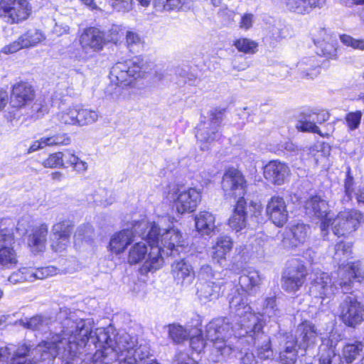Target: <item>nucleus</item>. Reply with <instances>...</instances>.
<instances>
[{"label": "nucleus", "instance_id": "f257e3e1", "mask_svg": "<svg viewBox=\"0 0 364 364\" xmlns=\"http://www.w3.org/2000/svg\"><path fill=\"white\" fill-rule=\"evenodd\" d=\"M62 330L52 335L39 350H45L43 358L58 357L63 364H72L80 353L81 348L86 346L87 342L98 348L95 353L105 351L109 346L113 347L116 334L112 326L97 328L92 331V321L76 318L70 315L61 321Z\"/></svg>", "mask_w": 364, "mask_h": 364}, {"label": "nucleus", "instance_id": "f03ea898", "mask_svg": "<svg viewBox=\"0 0 364 364\" xmlns=\"http://www.w3.org/2000/svg\"><path fill=\"white\" fill-rule=\"evenodd\" d=\"M229 303L231 311L235 314V323L233 325L228 318H218L205 326V336L213 343L212 359L215 362L225 360L234 352L235 347L230 339L240 328L245 330L254 326L259 329L257 323L261 320L251 311L245 292L236 290L230 298Z\"/></svg>", "mask_w": 364, "mask_h": 364}, {"label": "nucleus", "instance_id": "7ed1b4c3", "mask_svg": "<svg viewBox=\"0 0 364 364\" xmlns=\"http://www.w3.org/2000/svg\"><path fill=\"white\" fill-rule=\"evenodd\" d=\"M134 228L148 230L147 233H140L143 236L146 235V240L151 246L149 257L141 269L142 272H154L160 269L164 262L163 255H178L180 252L179 248L183 245L181 234L176 229L162 230L157 224L147 220L136 223Z\"/></svg>", "mask_w": 364, "mask_h": 364}, {"label": "nucleus", "instance_id": "20e7f679", "mask_svg": "<svg viewBox=\"0 0 364 364\" xmlns=\"http://www.w3.org/2000/svg\"><path fill=\"white\" fill-rule=\"evenodd\" d=\"M309 293L314 297L331 298L337 291L338 285L345 293L350 290L354 280L360 282L364 279V269L360 262L341 264L332 277L328 273L318 271L311 276Z\"/></svg>", "mask_w": 364, "mask_h": 364}, {"label": "nucleus", "instance_id": "39448f33", "mask_svg": "<svg viewBox=\"0 0 364 364\" xmlns=\"http://www.w3.org/2000/svg\"><path fill=\"white\" fill-rule=\"evenodd\" d=\"M149 354V348L146 344L139 343L135 335L122 331L114 336L113 347L95 353L93 359L96 364H109L117 360L119 364H139L148 358Z\"/></svg>", "mask_w": 364, "mask_h": 364}, {"label": "nucleus", "instance_id": "423d86ee", "mask_svg": "<svg viewBox=\"0 0 364 364\" xmlns=\"http://www.w3.org/2000/svg\"><path fill=\"white\" fill-rule=\"evenodd\" d=\"M224 110L213 109L209 113V118L198 125L196 137L203 151L208 150L210 146L220 139L221 134L219 130Z\"/></svg>", "mask_w": 364, "mask_h": 364}, {"label": "nucleus", "instance_id": "0eeeda50", "mask_svg": "<svg viewBox=\"0 0 364 364\" xmlns=\"http://www.w3.org/2000/svg\"><path fill=\"white\" fill-rule=\"evenodd\" d=\"M49 340V338L33 347V346L23 343L19 345L18 348L14 350L12 345L9 346L0 348V360H4L8 359L9 357L13 354L11 359L10 364H38L37 361L33 360L28 359L27 357H33V359L36 360H48L50 358H55V357H48L43 358V353L45 350H39L38 348L40 346H43Z\"/></svg>", "mask_w": 364, "mask_h": 364}, {"label": "nucleus", "instance_id": "6e6552de", "mask_svg": "<svg viewBox=\"0 0 364 364\" xmlns=\"http://www.w3.org/2000/svg\"><path fill=\"white\" fill-rule=\"evenodd\" d=\"M363 220L362 213L357 210L340 212L336 218L331 217L330 226L334 235L347 237L356 231Z\"/></svg>", "mask_w": 364, "mask_h": 364}, {"label": "nucleus", "instance_id": "1a4fd4ad", "mask_svg": "<svg viewBox=\"0 0 364 364\" xmlns=\"http://www.w3.org/2000/svg\"><path fill=\"white\" fill-rule=\"evenodd\" d=\"M257 324L259 326V329H257L254 326L245 330L240 328L235 336L240 338L246 336H250L254 341L257 357L261 360L269 359L273 356L270 338L262 331V321H259Z\"/></svg>", "mask_w": 364, "mask_h": 364}, {"label": "nucleus", "instance_id": "9d476101", "mask_svg": "<svg viewBox=\"0 0 364 364\" xmlns=\"http://www.w3.org/2000/svg\"><path fill=\"white\" fill-rule=\"evenodd\" d=\"M31 8L27 0H1L0 17L10 23H18L28 17Z\"/></svg>", "mask_w": 364, "mask_h": 364}, {"label": "nucleus", "instance_id": "9b49d317", "mask_svg": "<svg viewBox=\"0 0 364 364\" xmlns=\"http://www.w3.org/2000/svg\"><path fill=\"white\" fill-rule=\"evenodd\" d=\"M339 311L341 319L348 326L354 328L364 321V306L353 295L343 298Z\"/></svg>", "mask_w": 364, "mask_h": 364}, {"label": "nucleus", "instance_id": "f8f14e48", "mask_svg": "<svg viewBox=\"0 0 364 364\" xmlns=\"http://www.w3.org/2000/svg\"><path fill=\"white\" fill-rule=\"evenodd\" d=\"M307 271L304 264L297 260H291L282 276L283 289L289 293L294 294L304 284Z\"/></svg>", "mask_w": 364, "mask_h": 364}, {"label": "nucleus", "instance_id": "ddd939ff", "mask_svg": "<svg viewBox=\"0 0 364 364\" xmlns=\"http://www.w3.org/2000/svg\"><path fill=\"white\" fill-rule=\"evenodd\" d=\"M222 188L226 196L244 199L246 181L242 173L236 168L228 169L223 177Z\"/></svg>", "mask_w": 364, "mask_h": 364}, {"label": "nucleus", "instance_id": "4468645a", "mask_svg": "<svg viewBox=\"0 0 364 364\" xmlns=\"http://www.w3.org/2000/svg\"><path fill=\"white\" fill-rule=\"evenodd\" d=\"M306 213L321 220V230L326 235L331 221V210L328 202L319 196H314L306 200L304 205Z\"/></svg>", "mask_w": 364, "mask_h": 364}, {"label": "nucleus", "instance_id": "2eb2a0df", "mask_svg": "<svg viewBox=\"0 0 364 364\" xmlns=\"http://www.w3.org/2000/svg\"><path fill=\"white\" fill-rule=\"evenodd\" d=\"M201 200V192L194 188L178 191L173 193V208L179 214L195 211Z\"/></svg>", "mask_w": 364, "mask_h": 364}, {"label": "nucleus", "instance_id": "dca6fc26", "mask_svg": "<svg viewBox=\"0 0 364 364\" xmlns=\"http://www.w3.org/2000/svg\"><path fill=\"white\" fill-rule=\"evenodd\" d=\"M74 225L72 221L65 220L53 225L50 236V247L57 252L64 251L70 243Z\"/></svg>", "mask_w": 364, "mask_h": 364}, {"label": "nucleus", "instance_id": "f3484780", "mask_svg": "<svg viewBox=\"0 0 364 364\" xmlns=\"http://www.w3.org/2000/svg\"><path fill=\"white\" fill-rule=\"evenodd\" d=\"M144 220L136 221L132 224L131 228H127L114 233L112 236L109 242V247L111 250L115 254H120L123 252L127 246L134 242L136 235H139L143 240H146V235L143 236L140 233L142 232L147 233L148 230L138 228L136 230L134 228V226L136 223H141Z\"/></svg>", "mask_w": 364, "mask_h": 364}, {"label": "nucleus", "instance_id": "a211bd4d", "mask_svg": "<svg viewBox=\"0 0 364 364\" xmlns=\"http://www.w3.org/2000/svg\"><path fill=\"white\" fill-rule=\"evenodd\" d=\"M15 239L12 228L0 230V266L10 268L17 263L16 253L14 250Z\"/></svg>", "mask_w": 364, "mask_h": 364}, {"label": "nucleus", "instance_id": "6ab92c4d", "mask_svg": "<svg viewBox=\"0 0 364 364\" xmlns=\"http://www.w3.org/2000/svg\"><path fill=\"white\" fill-rule=\"evenodd\" d=\"M329 119V114L326 110L307 109L301 113L296 125L301 132L317 133L321 135L317 124H322Z\"/></svg>", "mask_w": 364, "mask_h": 364}, {"label": "nucleus", "instance_id": "aec40b11", "mask_svg": "<svg viewBox=\"0 0 364 364\" xmlns=\"http://www.w3.org/2000/svg\"><path fill=\"white\" fill-rule=\"evenodd\" d=\"M79 41L85 52H99L105 45V33L97 28L90 27L82 31Z\"/></svg>", "mask_w": 364, "mask_h": 364}, {"label": "nucleus", "instance_id": "412c9836", "mask_svg": "<svg viewBox=\"0 0 364 364\" xmlns=\"http://www.w3.org/2000/svg\"><path fill=\"white\" fill-rule=\"evenodd\" d=\"M269 220L277 226H283L288 220L289 212L285 200L279 196H272L266 207Z\"/></svg>", "mask_w": 364, "mask_h": 364}, {"label": "nucleus", "instance_id": "4be33fe9", "mask_svg": "<svg viewBox=\"0 0 364 364\" xmlns=\"http://www.w3.org/2000/svg\"><path fill=\"white\" fill-rule=\"evenodd\" d=\"M35 98V90L28 82H20L13 86L10 104L13 107L21 108L28 105Z\"/></svg>", "mask_w": 364, "mask_h": 364}, {"label": "nucleus", "instance_id": "5701e85b", "mask_svg": "<svg viewBox=\"0 0 364 364\" xmlns=\"http://www.w3.org/2000/svg\"><path fill=\"white\" fill-rule=\"evenodd\" d=\"M287 165L279 161H271L264 167V176L276 185L283 184L289 174Z\"/></svg>", "mask_w": 364, "mask_h": 364}, {"label": "nucleus", "instance_id": "b1692460", "mask_svg": "<svg viewBox=\"0 0 364 364\" xmlns=\"http://www.w3.org/2000/svg\"><path fill=\"white\" fill-rule=\"evenodd\" d=\"M233 240L228 235H221L216 238L210 250V257L213 263L223 266L226 262L227 255L232 250Z\"/></svg>", "mask_w": 364, "mask_h": 364}, {"label": "nucleus", "instance_id": "393cba45", "mask_svg": "<svg viewBox=\"0 0 364 364\" xmlns=\"http://www.w3.org/2000/svg\"><path fill=\"white\" fill-rule=\"evenodd\" d=\"M221 282L201 281L197 286L198 297L203 303L217 300L223 292Z\"/></svg>", "mask_w": 364, "mask_h": 364}, {"label": "nucleus", "instance_id": "a878e982", "mask_svg": "<svg viewBox=\"0 0 364 364\" xmlns=\"http://www.w3.org/2000/svg\"><path fill=\"white\" fill-rule=\"evenodd\" d=\"M48 225L42 223L32 229L28 235L27 244L34 253L43 252L46 249Z\"/></svg>", "mask_w": 364, "mask_h": 364}, {"label": "nucleus", "instance_id": "bb28decb", "mask_svg": "<svg viewBox=\"0 0 364 364\" xmlns=\"http://www.w3.org/2000/svg\"><path fill=\"white\" fill-rule=\"evenodd\" d=\"M318 337L315 326L309 322H304L299 325L296 330V337L294 338L296 345L301 348L307 350L311 345L314 344Z\"/></svg>", "mask_w": 364, "mask_h": 364}, {"label": "nucleus", "instance_id": "cd10ccee", "mask_svg": "<svg viewBox=\"0 0 364 364\" xmlns=\"http://www.w3.org/2000/svg\"><path fill=\"white\" fill-rule=\"evenodd\" d=\"M310 228L304 223H297L291 227L284 239L286 246L296 247L305 243L309 235Z\"/></svg>", "mask_w": 364, "mask_h": 364}, {"label": "nucleus", "instance_id": "c85d7f7f", "mask_svg": "<svg viewBox=\"0 0 364 364\" xmlns=\"http://www.w3.org/2000/svg\"><path fill=\"white\" fill-rule=\"evenodd\" d=\"M326 0H282L286 9L298 14H306L313 9L321 8Z\"/></svg>", "mask_w": 364, "mask_h": 364}, {"label": "nucleus", "instance_id": "c756f323", "mask_svg": "<svg viewBox=\"0 0 364 364\" xmlns=\"http://www.w3.org/2000/svg\"><path fill=\"white\" fill-rule=\"evenodd\" d=\"M318 364H343L342 358L332 341L325 340L319 347Z\"/></svg>", "mask_w": 364, "mask_h": 364}, {"label": "nucleus", "instance_id": "7c9ffc66", "mask_svg": "<svg viewBox=\"0 0 364 364\" xmlns=\"http://www.w3.org/2000/svg\"><path fill=\"white\" fill-rule=\"evenodd\" d=\"M172 273L175 279L182 284L188 285L195 277L193 269L184 259L174 262L172 264Z\"/></svg>", "mask_w": 364, "mask_h": 364}, {"label": "nucleus", "instance_id": "2f4dec72", "mask_svg": "<svg viewBox=\"0 0 364 364\" xmlns=\"http://www.w3.org/2000/svg\"><path fill=\"white\" fill-rule=\"evenodd\" d=\"M195 223L197 231L203 235H210L216 229L215 218L208 211H200L195 215Z\"/></svg>", "mask_w": 364, "mask_h": 364}, {"label": "nucleus", "instance_id": "473e14b6", "mask_svg": "<svg viewBox=\"0 0 364 364\" xmlns=\"http://www.w3.org/2000/svg\"><path fill=\"white\" fill-rule=\"evenodd\" d=\"M245 205V199H237L233 214L228 220L230 228L235 232H239L246 227Z\"/></svg>", "mask_w": 364, "mask_h": 364}, {"label": "nucleus", "instance_id": "72a5a7b5", "mask_svg": "<svg viewBox=\"0 0 364 364\" xmlns=\"http://www.w3.org/2000/svg\"><path fill=\"white\" fill-rule=\"evenodd\" d=\"M281 364H296L298 360V350L295 339L292 336H287L283 348L279 352Z\"/></svg>", "mask_w": 364, "mask_h": 364}, {"label": "nucleus", "instance_id": "f704fd0d", "mask_svg": "<svg viewBox=\"0 0 364 364\" xmlns=\"http://www.w3.org/2000/svg\"><path fill=\"white\" fill-rule=\"evenodd\" d=\"M296 67L304 77L313 79L320 73L319 63L315 56L304 58L298 62Z\"/></svg>", "mask_w": 364, "mask_h": 364}, {"label": "nucleus", "instance_id": "c9c22d12", "mask_svg": "<svg viewBox=\"0 0 364 364\" xmlns=\"http://www.w3.org/2000/svg\"><path fill=\"white\" fill-rule=\"evenodd\" d=\"M19 323L28 329L44 331L51 323V318L49 316L38 314L29 318L21 319Z\"/></svg>", "mask_w": 364, "mask_h": 364}, {"label": "nucleus", "instance_id": "e433bc0d", "mask_svg": "<svg viewBox=\"0 0 364 364\" xmlns=\"http://www.w3.org/2000/svg\"><path fill=\"white\" fill-rule=\"evenodd\" d=\"M319 55L328 59H336L337 57L338 41L336 36L326 35L322 41L318 42Z\"/></svg>", "mask_w": 364, "mask_h": 364}, {"label": "nucleus", "instance_id": "4c0bfd02", "mask_svg": "<svg viewBox=\"0 0 364 364\" xmlns=\"http://www.w3.org/2000/svg\"><path fill=\"white\" fill-rule=\"evenodd\" d=\"M193 0H154L156 11L179 10L183 6L188 7Z\"/></svg>", "mask_w": 364, "mask_h": 364}, {"label": "nucleus", "instance_id": "58836bf2", "mask_svg": "<svg viewBox=\"0 0 364 364\" xmlns=\"http://www.w3.org/2000/svg\"><path fill=\"white\" fill-rule=\"evenodd\" d=\"M261 283V278L258 272L255 270L247 271L239 278V284L241 287L242 291L252 290L254 287H257Z\"/></svg>", "mask_w": 364, "mask_h": 364}, {"label": "nucleus", "instance_id": "ea45409f", "mask_svg": "<svg viewBox=\"0 0 364 364\" xmlns=\"http://www.w3.org/2000/svg\"><path fill=\"white\" fill-rule=\"evenodd\" d=\"M98 112L77 105V126L84 127L92 124L97 121Z\"/></svg>", "mask_w": 364, "mask_h": 364}, {"label": "nucleus", "instance_id": "a19ab883", "mask_svg": "<svg viewBox=\"0 0 364 364\" xmlns=\"http://www.w3.org/2000/svg\"><path fill=\"white\" fill-rule=\"evenodd\" d=\"M363 350V344L360 341H355L346 343L343 348V357L347 363H352L360 355Z\"/></svg>", "mask_w": 364, "mask_h": 364}, {"label": "nucleus", "instance_id": "79ce46f5", "mask_svg": "<svg viewBox=\"0 0 364 364\" xmlns=\"http://www.w3.org/2000/svg\"><path fill=\"white\" fill-rule=\"evenodd\" d=\"M77 105L62 109L56 114L58 121L63 124L77 126Z\"/></svg>", "mask_w": 364, "mask_h": 364}, {"label": "nucleus", "instance_id": "37998d69", "mask_svg": "<svg viewBox=\"0 0 364 364\" xmlns=\"http://www.w3.org/2000/svg\"><path fill=\"white\" fill-rule=\"evenodd\" d=\"M147 254V247L144 241L136 242L129 251L128 262L136 264L142 261Z\"/></svg>", "mask_w": 364, "mask_h": 364}, {"label": "nucleus", "instance_id": "c03bdc74", "mask_svg": "<svg viewBox=\"0 0 364 364\" xmlns=\"http://www.w3.org/2000/svg\"><path fill=\"white\" fill-rule=\"evenodd\" d=\"M128 61L122 63L119 62L116 63L111 69L110 75L112 79H116L118 83L127 84V73Z\"/></svg>", "mask_w": 364, "mask_h": 364}, {"label": "nucleus", "instance_id": "a18cd8bd", "mask_svg": "<svg viewBox=\"0 0 364 364\" xmlns=\"http://www.w3.org/2000/svg\"><path fill=\"white\" fill-rule=\"evenodd\" d=\"M45 39L43 33L38 30H30L21 36L25 48L34 46Z\"/></svg>", "mask_w": 364, "mask_h": 364}, {"label": "nucleus", "instance_id": "49530a36", "mask_svg": "<svg viewBox=\"0 0 364 364\" xmlns=\"http://www.w3.org/2000/svg\"><path fill=\"white\" fill-rule=\"evenodd\" d=\"M192 331V329L191 331H188L180 325L173 324L168 326L169 336L175 343H181L186 340L190 337Z\"/></svg>", "mask_w": 364, "mask_h": 364}, {"label": "nucleus", "instance_id": "de8ad7c7", "mask_svg": "<svg viewBox=\"0 0 364 364\" xmlns=\"http://www.w3.org/2000/svg\"><path fill=\"white\" fill-rule=\"evenodd\" d=\"M233 45L239 52L252 54L257 51V43L249 38H241L235 41Z\"/></svg>", "mask_w": 364, "mask_h": 364}, {"label": "nucleus", "instance_id": "09e8293b", "mask_svg": "<svg viewBox=\"0 0 364 364\" xmlns=\"http://www.w3.org/2000/svg\"><path fill=\"white\" fill-rule=\"evenodd\" d=\"M144 63L142 59L139 57H135L132 60L128 61L127 73V82L129 83V78H137L141 76V72L144 69Z\"/></svg>", "mask_w": 364, "mask_h": 364}, {"label": "nucleus", "instance_id": "8fccbe9b", "mask_svg": "<svg viewBox=\"0 0 364 364\" xmlns=\"http://www.w3.org/2000/svg\"><path fill=\"white\" fill-rule=\"evenodd\" d=\"M192 331L190 336V346L193 350L200 353L205 346L202 331L198 328H193Z\"/></svg>", "mask_w": 364, "mask_h": 364}, {"label": "nucleus", "instance_id": "3c124183", "mask_svg": "<svg viewBox=\"0 0 364 364\" xmlns=\"http://www.w3.org/2000/svg\"><path fill=\"white\" fill-rule=\"evenodd\" d=\"M344 188L346 196L343 200L346 201H349L352 198L353 196H355V198H357V193H358L360 190L364 189V188H360L357 191V192H355L353 178L350 176L349 170L348 171L346 178L345 179ZM356 200H358V198H356ZM358 204L361 208H364L361 204Z\"/></svg>", "mask_w": 364, "mask_h": 364}, {"label": "nucleus", "instance_id": "603ef678", "mask_svg": "<svg viewBox=\"0 0 364 364\" xmlns=\"http://www.w3.org/2000/svg\"><path fill=\"white\" fill-rule=\"evenodd\" d=\"M351 246L343 242L337 243L333 250L335 251L333 259L336 262H341L343 259L347 258L350 255Z\"/></svg>", "mask_w": 364, "mask_h": 364}, {"label": "nucleus", "instance_id": "864d4df0", "mask_svg": "<svg viewBox=\"0 0 364 364\" xmlns=\"http://www.w3.org/2000/svg\"><path fill=\"white\" fill-rule=\"evenodd\" d=\"M123 36L122 27L119 25H113L106 33H105V44L109 42L116 43Z\"/></svg>", "mask_w": 364, "mask_h": 364}, {"label": "nucleus", "instance_id": "5fc2aeb1", "mask_svg": "<svg viewBox=\"0 0 364 364\" xmlns=\"http://www.w3.org/2000/svg\"><path fill=\"white\" fill-rule=\"evenodd\" d=\"M63 152L52 154L43 162V166L46 168H55L58 166H63Z\"/></svg>", "mask_w": 364, "mask_h": 364}, {"label": "nucleus", "instance_id": "6e6d98bb", "mask_svg": "<svg viewBox=\"0 0 364 364\" xmlns=\"http://www.w3.org/2000/svg\"><path fill=\"white\" fill-rule=\"evenodd\" d=\"M360 111L352 112L347 114L346 121L350 130H355L358 128L362 118Z\"/></svg>", "mask_w": 364, "mask_h": 364}, {"label": "nucleus", "instance_id": "4d7b16f0", "mask_svg": "<svg viewBox=\"0 0 364 364\" xmlns=\"http://www.w3.org/2000/svg\"><path fill=\"white\" fill-rule=\"evenodd\" d=\"M126 42L128 48L131 52H135L140 47L141 41L139 36L134 32L127 31L126 35Z\"/></svg>", "mask_w": 364, "mask_h": 364}, {"label": "nucleus", "instance_id": "13d9d810", "mask_svg": "<svg viewBox=\"0 0 364 364\" xmlns=\"http://www.w3.org/2000/svg\"><path fill=\"white\" fill-rule=\"evenodd\" d=\"M46 141L48 146L68 145L70 143L71 139L67 134H58L46 137Z\"/></svg>", "mask_w": 364, "mask_h": 364}, {"label": "nucleus", "instance_id": "bf43d9fd", "mask_svg": "<svg viewBox=\"0 0 364 364\" xmlns=\"http://www.w3.org/2000/svg\"><path fill=\"white\" fill-rule=\"evenodd\" d=\"M93 235V228L90 224L80 225L74 234V237L77 240L90 239Z\"/></svg>", "mask_w": 364, "mask_h": 364}, {"label": "nucleus", "instance_id": "052dcab7", "mask_svg": "<svg viewBox=\"0 0 364 364\" xmlns=\"http://www.w3.org/2000/svg\"><path fill=\"white\" fill-rule=\"evenodd\" d=\"M112 7L121 12H127L132 9L134 1L133 0H111Z\"/></svg>", "mask_w": 364, "mask_h": 364}, {"label": "nucleus", "instance_id": "680f3d73", "mask_svg": "<svg viewBox=\"0 0 364 364\" xmlns=\"http://www.w3.org/2000/svg\"><path fill=\"white\" fill-rule=\"evenodd\" d=\"M264 314L269 318L278 316L279 310L276 308L275 298L270 297L265 300Z\"/></svg>", "mask_w": 364, "mask_h": 364}, {"label": "nucleus", "instance_id": "e2e57ef3", "mask_svg": "<svg viewBox=\"0 0 364 364\" xmlns=\"http://www.w3.org/2000/svg\"><path fill=\"white\" fill-rule=\"evenodd\" d=\"M340 39L343 44L348 46H351L353 48L360 50H364V40L354 39L351 36L346 34L340 36Z\"/></svg>", "mask_w": 364, "mask_h": 364}, {"label": "nucleus", "instance_id": "0e129e2a", "mask_svg": "<svg viewBox=\"0 0 364 364\" xmlns=\"http://www.w3.org/2000/svg\"><path fill=\"white\" fill-rule=\"evenodd\" d=\"M172 364H197L196 361L186 352L176 353Z\"/></svg>", "mask_w": 364, "mask_h": 364}, {"label": "nucleus", "instance_id": "69168bd1", "mask_svg": "<svg viewBox=\"0 0 364 364\" xmlns=\"http://www.w3.org/2000/svg\"><path fill=\"white\" fill-rule=\"evenodd\" d=\"M23 48H25V46L23 41H21L20 36L17 41L12 42L9 45L5 46L2 48V52L5 54H10L16 53Z\"/></svg>", "mask_w": 364, "mask_h": 364}, {"label": "nucleus", "instance_id": "338daca9", "mask_svg": "<svg viewBox=\"0 0 364 364\" xmlns=\"http://www.w3.org/2000/svg\"><path fill=\"white\" fill-rule=\"evenodd\" d=\"M254 16L252 14H245L242 17L240 22V27L244 30L250 28L253 23Z\"/></svg>", "mask_w": 364, "mask_h": 364}, {"label": "nucleus", "instance_id": "774afa93", "mask_svg": "<svg viewBox=\"0 0 364 364\" xmlns=\"http://www.w3.org/2000/svg\"><path fill=\"white\" fill-rule=\"evenodd\" d=\"M241 363L242 364H257V360L253 353L247 352L241 358Z\"/></svg>", "mask_w": 364, "mask_h": 364}]
</instances>
